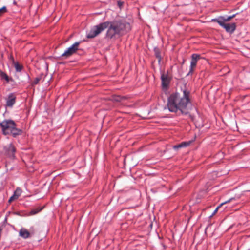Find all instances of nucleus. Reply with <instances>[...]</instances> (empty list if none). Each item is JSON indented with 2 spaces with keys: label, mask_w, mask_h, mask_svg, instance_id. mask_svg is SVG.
<instances>
[{
  "label": "nucleus",
  "mask_w": 250,
  "mask_h": 250,
  "mask_svg": "<svg viewBox=\"0 0 250 250\" xmlns=\"http://www.w3.org/2000/svg\"><path fill=\"white\" fill-rule=\"evenodd\" d=\"M0 127L2 133L5 135H12L14 137L21 135L22 130L16 127L14 121L10 119H5L0 123Z\"/></svg>",
  "instance_id": "3"
},
{
  "label": "nucleus",
  "mask_w": 250,
  "mask_h": 250,
  "mask_svg": "<svg viewBox=\"0 0 250 250\" xmlns=\"http://www.w3.org/2000/svg\"><path fill=\"white\" fill-rule=\"evenodd\" d=\"M106 29H107L106 37L112 39L126 34L131 30V27L130 24L125 21H106L92 27L87 32L86 37L88 38H93Z\"/></svg>",
  "instance_id": "1"
},
{
  "label": "nucleus",
  "mask_w": 250,
  "mask_h": 250,
  "mask_svg": "<svg viewBox=\"0 0 250 250\" xmlns=\"http://www.w3.org/2000/svg\"><path fill=\"white\" fill-rule=\"evenodd\" d=\"M13 4L14 5H16L17 4V3H16V1L15 0H13Z\"/></svg>",
  "instance_id": "22"
},
{
  "label": "nucleus",
  "mask_w": 250,
  "mask_h": 250,
  "mask_svg": "<svg viewBox=\"0 0 250 250\" xmlns=\"http://www.w3.org/2000/svg\"><path fill=\"white\" fill-rule=\"evenodd\" d=\"M21 193V190L20 188H18L14 192V195L16 196V198H18Z\"/></svg>",
  "instance_id": "14"
},
{
  "label": "nucleus",
  "mask_w": 250,
  "mask_h": 250,
  "mask_svg": "<svg viewBox=\"0 0 250 250\" xmlns=\"http://www.w3.org/2000/svg\"><path fill=\"white\" fill-rule=\"evenodd\" d=\"M41 209H34L31 211V213L32 214H35L38 213Z\"/></svg>",
  "instance_id": "19"
},
{
  "label": "nucleus",
  "mask_w": 250,
  "mask_h": 250,
  "mask_svg": "<svg viewBox=\"0 0 250 250\" xmlns=\"http://www.w3.org/2000/svg\"><path fill=\"white\" fill-rule=\"evenodd\" d=\"M235 200V198H230L229 199L222 203L221 204H220V205L219 206H218L217 207V208L215 209V210L213 211V212L212 213V214L211 215V216H213L218 211V209L221 207H222L223 205H225V204H228V203H230V202H231L233 200Z\"/></svg>",
  "instance_id": "12"
},
{
  "label": "nucleus",
  "mask_w": 250,
  "mask_h": 250,
  "mask_svg": "<svg viewBox=\"0 0 250 250\" xmlns=\"http://www.w3.org/2000/svg\"><path fill=\"white\" fill-rule=\"evenodd\" d=\"M40 81V78H36L34 81L32 82V85L37 84Z\"/></svg>",
  "instance_id": "17"
},
{
  "label": "nucleus",
  "mask_w": 250,
  "mask_h": 250,
  "mask_svg": "<svg viewBox=\"0 0 250 250\" xmlns=\"http://www.w3.org/2000/svg\"><path fill=\"white\" fill-rule=\"evenodd\" d=\"M162 85L164 88H167L169 85L170 79L167 74L164 73L161 75Z\"/></svg>",
  "instance_id": "8"
},
{
  "label": "nucleus",
  "mask_w": 250,
  "mask_h": 250,
  "mask_svg": "<svg viewBox=\"0 0 250 250\" xmlns=\"http://www.w3.org/2000/svg\"><path fill=\"white\" fill-rule=\"evenodd\" d=\"M18 198H16V196L14 194L13 196H12L10 199H9V202H11V201H12L13 200L16 199H17Z\"/></svg>",
  "instance_id": "18"
},
{
  "label": "nucleus",
  "mask_w": 250,
  "mask_h": 250,
  "mask_svg": "<svg viewBox=\"0 0 250 250\" xmlns=\"http://www.w3.org/2000/svg\"><path fill=\"white\" fill-rule=\"evenodd\" d=\"M156 56L157 58L160 59V55L159 53H157L156 52Z\"/></svg>",
  "instance_id": "20"
},
{
  "label": "nucleus",
  "mask_w": 250,
  "mask_h": 250,
  "mask_svg": "<svg viewBox=\"0 0 250 250\" xmlns=\"http://www.w3.org/2000/svg\"><path fill=\"white\" fill-rule=\"evenodd\" d=\"M80 42H76L72 44L70 47L68 48L61 55L62 57H64L65 58H68L74 54L78 49L79 45Z\"/></svg>",
  "instance_id": "5"
},
{
  "label": "nucleus",
  "mask_w": 250,
  "mask_h": 250,
  "mask_svg": "<svg viewBox=\"0 0 250 250\" xmlns=\"http://www.w3.org/2000/svg\"><path fill=\"white\" fill-rule=\"evenodd\" d=\"M211 21L217 22L221 27L225 29L227 32L233 33L236 29V25L235 23H225L223 21L220 20H211Z\"/></svg>",
  "instance_id": "4"
},
{
  "label": "nucleus",
  "mask_w": 250,
  "mask_h": 250,
  "mask_svg": "<svg viewBox=\"0 0 250 250\" xmlns=\"http://www.w3.org/2000/svg\"><path fill=\"white\" fill-rule=\"evenodd\" d=\"M230 16L231 17V18L232 19L235 16V14H233V15Z\"/></svg>",
  "instance_id": "21"
},
{
  "label": "nucleus",
  "mask_w": 250,
  "mask_h": 250,
  "mask_svg": "<svg viewBox=\"0 0 250 250\" xmlns=\"http://www.w3.org/2000/svg\"><path fill=\"white\" fill-rule=\"evenodd\" d=\"M0 76L2 79H5L7 81V82H9V79L7 74L3 72H1Z\"/></svg>",
  "instance_id": "16"
},
{
  "label": "nucleus",
  "mask_w": 250,
  "mask_h": 250,
  "mask_svg": "<svg viewBox=\"0 0 250 250\" xmlns=\"http://www.w3.org/2000/svg\"><path fill=\"white\" fill-rule=\"evenodd\" d=\"M190 91L184 84L181 87V93L171 94L167 99V107L171 112L180 111L187 115L189 113V105L191 104L189 98Z\"/></svg>",
  "instance_id": "2"
},
{
  "label": "nucleus",
  "mask_w": 250,
  "mask_h": 250,
  "mask_svg": "<svg viewBox=\"0 0 250 250\" xmlns=\"http://www.w3.org/2000/svg\"><path fill=\"white\" fill-rule=\"evenodd\" d=\"M191 143V141H188V142H183L181 143L175 145L173 146V149L175 150H178L179 148H182V147H186L190 145Z\"/></svg>",
  "instance_id": "10"
},
{
  "label": "nucleus",
  "mask_w": 250,
  "mask_h": 250,
  "mask_svg": "<svg viewBox=\"0 0 250 250\" xmlns=\"http://www.w3.org/2000/svg\"><path fill=\"white\" fill-rule=\"evenodd\" d=\"M19 235L21 237L27 239L30 236V233L29 231L25 229L22 228L19 232Z\"/></svg>",
  "instance_id": "11"
},
{
  "label": "nucleus",
  "mask_w": 250,
  "mask_h": 250,
  "mask_svg": "<svg viewBox=\"0 0 250 250\" xmlns=\"http://www.w3.org/2000/svg\"><path fill=\"white\" fill-rule=\"evenodd\" d=\"M232 19L231 18L230 16H228L227 18H225V17L220 16L217 19H213L212 20H220V21H223V22H225V21H229Z\"/></svg>",
  "instance_id": "13"
},
{
  "label": "nucleus",
  "mask_w": 250,
  "mask_h": 250,
  "mask_svg": "<svg viewBox=\"0 0 250 250\" xmlns=\"http://www.w3.org/2000/svg\"><path fill=\"white\" fill-rule=\"evenodd\" d=\"M16 102V96L13 93H10L6 99V105L7 107H12Z\"/></svg>",
  "instance_id": "9"
},
{
  "label": "nucleus",
  "mask_w": 250,
  "mask_h": 250,
  "mask_svg": "<svg viewBox=\"0 0 250 250\" xmlns=\"http://www.w3.org/2000/svg\"><path fill=\"white\" fill-rule=\"evenodd\" d=\"M15 151V148L12 144H9L4 147L5 154L11 158H14Z\"/></svg>",
  "instance_id": "7"
},
{
  "label": "nucleus",
  "mask_w": 250,
  "mask_h": 250,
  "mask_svg": "<svg viewBox=\"0 0 250 250\" xmlns=\"http://www.w3.org/2000/svg\"><path fill=\"white\" fill-rule=\"evenodd\" d=\"M200 55L197 54H193L191 56L189 71L188 74L189 75L192 74L194 71V69L196 67L197 62L200 59Z\"/></svg>",
  "instance_id": "6"
},
{
  "label": "nucleus",
  "mask_w": 250,
  "mask_h": 250,
  "mask_svg": "<svg viewBox=\"0 0 250 250\" xmlns=\"http://www.w3.org/2000/svg\"><path fill=\"white\" fill-rule=\"evenodd\" d=\"M15 68L17 72H21L22 70V67L18 63L15 64Z\"/></svg>",
  "instance_id": "15"
}]
</instances>
